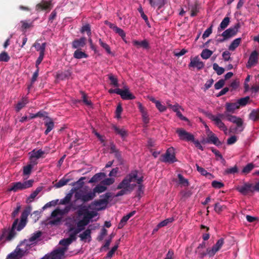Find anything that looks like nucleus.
I'll list each match as a JSON object with an SVG mask.
<instances>
[{
	"mask_svg": "<svg viewBox=\"0 0 259 259\" xmlns=\"http://www.w3.org/2000/svg\"><path fill=\"white\" fill-rule=\"evenodd\" d=\"M97 215L96 211H90L86 206L80 207L76 216L68 218L66 221L69 237L60 241V244L63 246L62 247L46 255L42 259H61L64 256L67 246L76 239V235L83 230L91 221H94L93 219Z\"/></svg>",
	"mask_w": 259,
	"mask_h": 259,
	"instance_id": "nucleus-1",
	"label": "nucleus"
},
{
	"mask_svg": "<svg viewBox=\"0 0 259 259\" xmlns=\"http://www.w3.org/2000/svg\"><path fill=\"white\" fill-rule=\"evenodd\" d=\"M143 175L140 172L137 170L132 171L119 184L117 189L120 190L115 196H120L130 193L137 184L143 181Z\"/></svg>",
	"mask_w": 259,
	"mask_h": 259,
	"instance_id": "nucleus-2",
	"label": "nucleus"
},
{
	"mask_svg": "<svg viewBox=\"0 0 259 259\" xmlns=\"http://www.w3.org/2000/svg\"><path fill=\"white\" fill-rule=\"evenodd\" d=\"M30 212L29 208L25 209L22 213L21 220L19 224L18 220H16L13 225L12 229L11 230H5L2 234L0 235V241L4 242L6 241L11 240L15 236V230H21L26 225L27 217Z\"/></svg>",
	"mask_w": 259,
	"mask_h": 259,
	"instance_id": "nucleus-3",
	"label": "nucleus"
},
{
	"mask_svg": "<svg viewBox=\"0 0 259 259\" xmlns=\"http://www.w3.org/2000/svg\"><path fill=\"white\" fill-rule=\"evenodd\" d=\"M70 210L69 207H66L64 209L57 208L52 213L48 224L57 225L60 224L63 215Z\"/></svg>",
	"mask_w": 259,
	"mask_h": 259,
	"instance_id": "nucleus-4",
	"label": "nucleus"
},
{
	"mask_svg": "<svg viewBox=\"0 0 259 259\" xmlns=\"http://www.w3.org/2000/svg\"><path fill=\"white\" fill-rule=\"evenodd\" d=\"M207 117L220 130H222L225 133H227L228 130L227 127L223 122V120H224L225 117V114L219 113L216 114H213L211 113H208L207 114Z\"/></svg>",
	"mask_w": 259,
	"mask_h": 259,
	"instance_id": "nucleus-5",
	"label": "nucleus"
},
{
	"mask_svg": "<svg viewBox=\"0 0 259 259\" xmlns=\"http://www.w3.org/2000/svg\"><path fill=\"white\" fill-rule=\"evenodd\" d=\"M27 242H22L15 250L8 254L7 259H20L29 250Z\"/></svg>",
	"mask_w": 259,
	"mask_h": 259,
	"instance_id": "nucleus-6",
	"label": "nucleus"
},
{
	"mask_svg": "<svg viewBox=\"0 0 259 259\" xmlns=\"http://www.w3.org/2000/svg\"><path fill=\"white\" fill-rule=\"evenodd\" d=\"M34 181L29 180L24 182H16L12 184V186L8 189V191L17 192L19 190H24L32 186Z\"/></svg>",
	"mask_w": 259,
	"mask_h": 259,
	"instance_id": "nucleus-7",
	"label": "nucleus"
},
{
	"mask_svg": "<svg viewBox=\"0 0 259 259\" xmlns=\"http://www.w3.org/2000/svg\"><path fill=\"white\" fill-rule=\"evenodd\" d=\"M47 114L46 113H42L40 112H38L37 114L32 115L31 116V118H33L37 116H42L44 117V123L45 126L47 127V129L45 131V134L47 135L49 132H50L54 127V122L50 117H48L47 116H46Z\"/></svg>",
	"mask_w": 259,
	"mask_h": 259,
	"instance_id": "nucleus-8",
	"label": "nucleus"
},
{
	"mask_svg": "<svg viewBox=\"0 0 259 259\" xmlns=\"http://www.w3.org/2000/svg\"><path fill=\"white\" fill-rule=\"evenodd\" d=\"M225 115L228 121L236 124V132H241L243 131L244 127L243 126V121L241 118L236 116L229 115L227 113H225Z\"/></svg>",
	"mask_w": 259,
	"mask_h": 259,
	"instance_id": "nucleus-9",
	"label": "nucleus"
},
{
	"mask_svg": "<svg viewBox=\"0 0 259 259\" xmlns=\"http://www.w3.org/2000/svg\"><path fill=\"white\" fill-rule=\"evenodd\" d=\"M95 197V193L93 192L86 193L82 190L78 191L75 194V197L76 199L81 200L83 202L90 201Z\"/></svg>",
	"mask_w": 259,
	"mask_h": 259,
	"instance_id": "nucleus-10",
	"label": "nucleus"
},
{
	"mask_svg": "<svg viewBox=\"0 0 259 259\" xmlns=\"http://www.w3.org/2000/svg\"><path fill=\"white\" fill-rule=\"evenodd\" d=\"M237 31L238 27L237 26H235L233 27H230L222 33L221 35L223 38L218 39L217 41L219 42H223L234 36L237 33Z\"/></svg>",
	"mask_w": 259,
	"mask_h": 259,
	"instance_id": "nucleus-11",
	"label": "nucleus"
},
{
	"mask_svg": "<svg viewBox=\"0 0 259 259\" xmlns=\"http://www.w3.org/2000/svg\"><path fill=\"white\" fill-rule=\"evenodd\" d=\"M160 160L165 162L172 163L176 161L175 149L172 147L168 148L165 154L163 155Z\"/></svg>",
	"mask_w": 259,
	"mask_h": 259,
	"instance_id": "nucleus-12",
	"label": "nucleus"
},
{
	"mask_svg": "<svg viewBox=\"0 0 259 259\" xmlns=\"http://www.w3.org/2000/svg\"><path fill=\"white\" fill-rule=\"evenodd\" d=\"M109 197V195L106 194L105 198L94 201L90 205V207L95 209L96 210H100L105 208L108 203Z\"/></svg>",
	"mask_w": 259,
	"mask_h": 259,
	"instance_id": "nucleus-13",
	"label": "nucleus"
},
{
	"mask_svg": "<svg viewBox=\"0 0 259 259\" xmlns=\"http://www.w3.org/2000/svg\"><path fill=\"white\" fill-rule=\"evenodd\" d=\"M224 244V239H219L211 248H207V254L209 257L213 256L215 254L222 248Z\"/></svg>",
	"mask_w": 259,
	"mask_h": 259,
	"instance_id": "nucleus-14",
	"label": "nucleus"
},
{
	"mask_svg": "<svg viewBox=\"0 0 259 259\" xmlns=\"http://www.w3.org/2000/svg\"><path fill=\"white\" fill-rule=\"evenodd\" d=\"M236 190L243 195H246L248 192H253L254 187L250 183H244L242 186H238L236 187Z\"/></svg>",
	"mask_w": 259,
	"mask_h": 259,
	"instance_id": "nucleus-15",
	"label": "nucleus"
},
{
	"mask_svg": "<svg viewBox=\"0 0 259 259\" xmlns=\"http://www.w3.org/2000/svg\"><path fill=\"white\" fill-rule=\"evenodd\" d=\"M194 135L183 129L179 128V139L186 142H191L194 140Z\"/></svg>",
	"mask_w": 259,
	"mask_h": 259,
	"instance_id": "nucleus-16",
	"label": "nucleus"
},
{
	"mask_svg": "<svg viewBox=\"0 0 259 259\" xmlns=\"http://www.w3.org/2000/svg\"><path fill=\"white\" fill-rule=\"evenodd\" d=\"M44 154V152L41 150H33L29 153L30 162L35 164L36 163V160L41 157Z\"/></svg>",
	"mask_w": 259,
	"mask_h": 259,
	"instance_id": "nucleus-17",
	"label": "nucleus"
},
{
	"mask_svg": "<svg viewBox=\"0 0 259 259\" xmlns=\"http://www.w3.org/2000/svg\"><path fill=\"white\" fill-rule=\"evenodd\" d=\"M41 234V233L40 231L34 233L28 240H25L23 241L27 242V247L29 248V250L32 245L34 244L39 240Z\"/></svg>",
	"mask_w": 259,
	"mask_h": 259,
	"instance_id": "nucleus-18",
	"label": "nucleus"
},
{
	"mask_svg": "<svg viewBox=\"0 0 259 259\" xmlns=\"http://www.w3.org/2000/svg\"><path fill=\"white\" fill-rule=\"evenodd\" d=\"M258 54L256 51H253L252 52L249 56V59L246 65L247 68H250L251 67L255 65L257 63Z\"/></svg>",
	"mask_w": 259,
	"mask_h": 259,
	"instance_id": "nucleus-19",
	"label": "nucleus"
},
{
	"mask_svg": "<svg viewBox=\"0 0 259 259\" xmlns=\"http://www.w3.org/2000/svg\"><path fill=\"white\" fill-rule=\"evenodd\" d=\"M120 95L124 100H132L135 98L130 92L128 88L127 87H125L124 89L121 90Z\"/></svg>",
	"mask_w": 259,
	"mask_h": 259,
	"instance_id": "nucleus-20",
	"label": "nucleus"
},
{
	"mask_svg": "<svg viewBox=\"0 0 259 259\" xmlns=\"http://www.w3.org/2000/svg\"><path fill=\"white\" fill-rule=\"evenodd\" d=\"M189 66L193 67H196L197 69H200L204 67V64L202 62L200 61L198 57H196L191 60Z\"/></svg>",
	"mask_w": 259,
	"mask_h": 259,
	"instance_id": "nucleus-21",
	"label": "nucleus"
},
{
	"mask_svg": "<svg viewBox=\"0 0 259 259\" xmlns=\"http://www.w3.org/2000/svg\"><path fill=\"white\" fill-rule=\"evenodd\" d=\"M90 227L91 226H89L87 230L80 234L79 236L81 240L85 242L90 241L91 240V229H90Z\"/></svg>",
	"mask_w": 259,
	"mask_h": 259,
	"instance_id": "nucleus-22",
	"label": "nucleus"
},
{
	"mask_svg": "<svg viewBox=\"0 0 259 259\" xmlns=\"http://www.w3.org/2000/svg\"><path fill=\"white\" fill-rule=\"evenodd\" d=\"M109 26L110 28L112 29L115 32L118 34V35L122 37V39L126 42V41L125 40V33L122 29L110 23H109Z\"/></svg>",
	"mask_w": 259,
	"mask_h": 259,
	"instance_id": "nucleus-23",
	"label": "nucleus"
},
{
	"mask_svg": "<svg viewBox=\"0 0 259 259\" xmlns=\"http://www.w3.org/2000/svg\"><path fill=\"white\" fill-rule=\"evenodd\" d=\"M225 106L226 109V113H234L235 112V111L239 108V107L236 102L234 103H226Z\"/></svg>",
	"mask_w": 259,
	"mask_h": 259,
	"instance_id": "nucleus-24",
	"label": "nucleus"
},
{
	"mask_svg": "<svg viewBox=\"0 0 259 259\" xmlns=\"http://www.w3.org/2000/svg\"><path fill=\"white\" fill-rule=\"evenodd\" d=\"M138 107L142 114L144 123L145 124H147L149 122V118L146 110L141 103H138Z\"/></svg>",
	"mask_w": 259,
	"mask_h": 259,
	"instance_id": "nucleus-25",
	"label": "nucleus"
},
{
	"mask_svg": "<svg viewBox=\"0 0 259 259\" xmlns=\"http://www.w3.org/2000/svg\"><path fill=\"white\" fill-rule=\"evenodd\" d=\"M51 7V3L50 1L43 0L40 4L37 5L36 9L37 10L50 9Z\"/></svg>",
	"mask_w": 259,
	"mask_h": 259,
	"instance_id": "nucleus-26",
	"label": "nucleus"
},
{
	"mask_svg": "<svg viewBox=\"0 0 259 259\" xmlns=\"http://www.w3.org/2000/svg\"><path fill=\"white\" fill-rule=\"evenodd\" d=\"M136 211H133L127 214V215L124 216L122 219L121 220L120 223L118 224V228L119 229H121L126 224L127 221L129 220L130 218L133 216L135 214Z\"/></svg>",
	"mask_w": 259,
	"mask_h": 259,
	"instance_id": "nucleus-27",
	"label": "nucleus"
},
{
	"mask_svg": "<svg viewBox=\"0 0 259 259\" xmlns=\"http://www.w3.org/2000/svg\"><path fill=\"white\" fill-rule=\"evenodd\" d=\"M85 44V39L84 37L80 38L79 39L75 40L72 42V47L74 49L83 47Z\"/></svg>",
	"mask_w": 259,
	"mask_h": 259,
	"instance_id": "nucleus-28",
	"label": "nucleus"
},
{
	"mask_svg": "<svg viewBox=\"0 0 259 259\" xmlns=\"http://www.w3.org/2000/svg\"><path fill=\"white\" fill-rule=\"evenodd\" d=\"M207 142L212 143L217 146H219L221 144V143L219 141L218 138L214 133H210V136L207 137Z\"/></svg>",
	"mask_w": 259,
	"mask_h": 259,
	"instance_id": "nucleus-29",
	"label": "nucleus"
},
{
	"mask_svg": "<svg viewBox=\"0 0 259 259\" xmlns=\"http://www.w3.org/2000/svg\"><path fill=\"white\" fill-rule=\"evenodd\" d=\"M105 177L106 175L103 172L97 174L90 179L89 183H95L100 182Z\"/></svg>",
	"mask_w": 259,
	"mask_h": 259,
	"instance_id": "nucleus-30",
	"label": "nucleus"
},
{
	"mask_svg": "<svg viewBox=\"0 0 259 259\" xmlns=\"http://www.w3.org/2000/svg\"><path fill=\"white\" fill-rule=\"evenodd\" d=\"M241 41V38L239 37L235 39L231 43L228 49L231 51H234L239 46Z\"/></svg>",
	"mask_w": 259,
	"mask_h": 259,
	"instance_id": "nucleus-31",
	"label": "nucleus"
},
{
	"mask_svg": "<svg viewBox=\"0 0 259 259\" xmlns=\"http://www.w3.org/2000/svg\"><path fill=\"white\" fill-rule=\"evenodd\" d=\"M230 22V18L228 17H226L221 22L220 26L218 28V31H221L225 29L229 25Z\"/></svg>",
	"mask_w": 259,
	"mask_h": 259,
	"instance_id": "nucleus-32",
	"label": "nucleus"
},
{
	"mask_svg": "<svg viewBox=\"0 0 259 259\" xmlns=\"http://www.w3.org/2000/svg\"><path fill=\"white\" fill-rule=\"evenodd\" d=\"M133 45L136 46L137 48H143L144 49H146L148 47V42L144 40L141 41H138L136 40H134L133 41Z\"/></svg>",
	"mask_w": 259,
	"mask_h": 259,
	"instance_id": "nucleus-33",
	"label": "nucleus"
},
{
	"mask_svg": "<svg viewBox=\"0 0 259 259\" xmlns=\"http://www.w3.org/2000/svg\"><path fill=\"white\" fill-rule=\"evenodd\" d=\"M71 75V72L70 70H67L63 72L58 73L57 77L59 79H65L69 78Z\"/></svg>",
	"mask_w": 259,
	"mask_h": 259,
	"instance_id": "nucleus-34",
	"label": "nucleus"
},
{
	"mask_svg": "<svg viewBox=\"0 0 259 259\" xmlns=\"http://www.w3.org/2000/svg\"><path fill=\"white\" fill-rule=\"evenodd\" d=\"M114 128L115 132L117 134L119 135L122 138H124L125 137H126L127 136V133L125 129H124L123 128H120L117 126H115L114 127Z\"/></svg>",
	"mask_w": 259,
	"mask_h": 259,
	"instance_id": "nucleus-35",
	"label": "nucleus"
},
{
	"mask_svg": "<svg viewBox=\"0 0 259 259\" xmlns=\"http://www.w3.org/2000/svg\"><path fill=\"white\" fill-rule=\"evenodd\" d=\"M152 7L160 8L164 5V0H149Z\"/></svg>",
	"mask_w": 259,
	"mask_h": 259,
	"instance_id": "nucleus-36",
	"label": "nucleus"
},
{
	"mask_svg": "<svg viewBox=\"0 0 259 259\" xmlns=\"http://www.w3.org/2000/svg\"><path fill=\"white\" fill-rule=\"evenodd\" d=\"M189 185L188 179L184 178L182 175H179V187H187Z\"/></svg>",
	"mask_w": 259,
	"mask_h": 259,
	"instance_id": "nucleus-37",
	"label": "nucleus"
},
{
	"mask_svg": "<svg viewBox=\"0 0 259 259\" xmlns=\"http://www.w3.org/2000/svg\"><path fill=\"white\" fill-rule=\"evenodd\" d=\"M74 57L76 59L86 58L88 55L79 50H77L74 53Z\"/></svg>",
	"mask_w": 259,
	"mask_h": 259,
	"instance_id": "nucleus-38",
	"label": "nucleus"
},
{
	"mask_svg": "<svg viewBox=\"0 0 259 259\" xmlns=\"http://www.w3.org/2000/svg\"><path fill=\"white\" fill-rule=\"evenodd\" d=\"M249 99V97L240 98L236 101L239 108L240 106H244L247 104Z\"/></svg>",
	"mask_w": 259,
	"mask_h": 259,
	"instance_id": "nucleus-39",
	"label": "nucleus"
},
{
	"mask_svg": "<svg viewBox=\"0 0 259 259\" xmlns=\"http://www.w3.org/2000/svg\"><path fill=\"white\" fill-rule=\"evenodd\" d=\"M34 47L37 51L40 52V53H44L46 48V43L40 44L38 42H36L34 44Z\"/></svg>",
	"mask_w": 259,
	"mask_h": 259,
	"instance_id": "nucleus-40",
	"label": "nucleus"
},
{
	"mask_svg": "<svg viewBox=\"0 0 259 259\" xmlns=\"http://www.w3.org/2000/svg\"><path fill=\"white\" fill-rule=\"evenodd\" d=\"M213 52L208 50V49H204L202 51L201 56L203 59H208L212 54Z\"/></svg>",
	"mask_w": 259,
	"mask_h": 259,
	"instance_id": "nucleus-41",
	"label": "nucleus"
},
{
	"mask_svg": "<svg viewBox=\"0 0 259 259\" xmlns=\"http://www.w3.org/2000/svg\"><path fill=\"white\" fill-rule=\"evenodd\" d=\"M28 103L27 99L25 98L22 99V100L18 103L16 106L17 111L21 110L25 105Z\"/></svg>",
	"mask_w": 259,
	"mask_h": 259,
	"instance_id": "nucleus-42",
	"label": "nucleus"
},
{
	"mask_svg": "<svg viewBox=\"0 0 259 259\" xmlns=\"http://www.w3.org/2000/svg\"><path fill=\"white\" fill-rule=\"evenodd\" d=\"M213 69L219 75L222 74L225 71L224 68L219 66V65L217 63H214L213 64Z\"/></svg>",
	"mask_w": 259,
	"mask_h": 259,
	"instance_id": "nucleus-43",
	"label": "nucleus"
},
{
	"mask_svg": "<svg viewBox=\"0 0 259 259\" xmlns=\"http://www.w3.org/2000/svg\"><path fill=\"white\" fill-rule=\"evenodd\" d=\"M106 189V187L102 185H99L97 186L93 190V192L95 193V195H96V193H100L104 191H105Z\"/></svg>",
	"mask_w": 259,
	"mask_h": 259,
	"instance_id": "nucleus-44",
	"label": "nucleus"
},
{
	"mask_svg": "<svg viewBox=\"0 0 259 259\" xmlns=\"http://www.w3.org/2000/svg\"><path fill=\"white\" fill-rule=\"evenodd\" d=\"M173 221H174V219L172 218H168V219L161 222L160 223H159L158 224V227L162 228V227L166 226L172 222Z\"/></svg>",
	"mask_w": 259,
	"mask_h": 259,
	"instance_id": "nucleus-45",
	"label": "nucleus"
},
{
	"mask_svg": "<svg viewBox=\"0 0 259 259\" xmlns=\"http://www.w3.org/2000/svg\"><path fill=\"white\" fill-rule=\"evenodd\" d=\"M72 191H73V190L72 189L71 190V193H69V194H68L64 198H63L60 200V203L62 204L68 203L71 200V198L72 197V194L73 193Z\"/></svg>",
	"mask_w": 259,
	"mask_h": 259,
	"instance_id": "nucleus-46",
	"label": "nucleus"
},
{
	"mask_svg": "<svg viewBox=\"0 0 259 259\" xmlns=\"http://www.w3.org/2000/svg\"><path fill=\"white\" fill-rule=\"evenodd\" d=\"M69 182V180L62 179L60 180L58 183L54 185V187L56 188H59L64 186L66 185L67 183Z\"/></svg>",
	"mask_w": 259,
	"mask_h": 259,
	"instance_id": "nucleus-47",
	"label": "nucleus"
},
{
	"mask_svg": "<svg viewBox=\"0 0 259 259\" xmlns=\"http://www.w3.org/2000/svg\"><path fill=\"white\" fill-rule=\"evenodd\" d=\"M34 165V164H33V163H31L30 164L24 166L23 168V174L24 175H29Z\"/></svg>",
	"mask_w": 259,
	"mask_h": 259,
	"instance_id": "nucleus-48",
	"label": "nucleus"
},
{
	"mask_svg": "<svg viewBox=\"0 0 259 259\" xmlns=\"http://www.w3.org/2000/svg\"><path fill=\"white\" fill-rule=\"evenodd\" d=\"M59 202V200L58 199H56V200H52L49 202H48L47 203H46L43 207H42V209L43 210H45V209L47 208H49V207H50L51 206H55L57 204V203H58Z\"/></svg>",
	"mask_w": 259,
	"mask_h": 259,
	"instance_id": "nucleus-49",
	"label": "nucleus"
},
{
	"mask_svg": "<svg viewBox=\"0 0 259 259\" xmlns=\"http://www.w3.org/2000/svg\"><path fill=\"white\" fill-rule=\"evenodd\" d=\"M118 244L119 242H117V244L112 248V249L107 253L106 258H111L113 256L118 247Z\"/></svg>",
	"mask_w": 259,
	"mask_h": 259,
	"instance_id": "nucleus-50",
	"label": "nucleus"
},
{
	"mask_svg": "<svg viewBox=\"0 0 259 259\" xmlns=\"http://www.w3.org/2000/svg\"><path fill=\"white\" fill-rule=\"evenodd\" d=\"M250 119L255 121L259 119V113L255 110H253L249 114Z\"/></svg>",
	"mask_w": 259,
	"mask_h": 259,
	"instance_id": "nucleus-51",
	"label": "nucleus"
},
{
	"mask_svg": "<svg viewBox=\"0 0 259 259\" xmlns=\"http://www.w3.org/2000/svg\"><path fill=\"white\" fill-rule=\"evenodd\" d=\"M254 167V165L252 163L247 164L242 169V172L244 174L249 173Z\"/></svg>",
	"mask_w": 259,
	"mask_h": 259,
	"instance_id": "nucleus-52",
	"label": "nucleus"
},
{
	"mask_svg": "<svg viewBox=\"0 0 259 259\" xmlns=\"http://www.w3.org/2000/svg\"><path fill=\"white\" fill-rule=\"evenodd\" d=\"M212 186L215 189H220L224 186V184L221 182L213 181L211 183Z\"/></svg>",
	"mask_w": 259,
	"mask_h": 259,
	"instance_id": "nucleus-53",
	"label": "nucleus"
},
{
	"mask_svg": "<svg viewBox=\"0 0 259 259\" xmlns=\"http://www.w3.org/2000/svg\"><path fill=\"white\" fill-rule=\"evenodd\" d=\"M10 59L8 54L5 52H2L0 54V61L8 62Z\"/></svg>",
	"mask_w": 259,
	"mask_h": 259,
	"instance_id": "nucleus-54",
	"label": "nucleus"
},
{
	"mask_svg": "<svg viewBox=\"0 0 259 259\" xmlns=\"http://www.w3.org/2000/svg\"><path fill=\"white\" fill-rule=\"evenodd\" d=\"M99 43L100 45L106 50L107 53L109 54H111L110 48L107 44L103 42L101 39H99Z\"/></svg>",
	"mask_w": 259,
	"mask_h": 259,
	"instance_id": "nucleus-55",
	"label": "nucleus"
},
{
	"mask_svg": "<svg viewBox=\"0 0 259 259\" xmlns=\"http://www.w3.org/2000/svg\"><path fill=\"white\" fill-rule=\"evenodd\" d=\"M195 146L196 148L198 149L203 151V147L201 145V142H200L198 140L195 139L194 138V140L191 141Z\"/></svg>",
	"mask_w": 259,
	"mask_h": 259,
	"instance_id": "nucleus-56",
	"label": "nucleus"
},
{
	"mask_svg": "<svg viewBox=\"0 0 259 259\" xmlns=\"http://www.w3.org/2000/svg\"><path fill=\"white\" fill-rule=\"evenodd\" d=\"M238 172V168L236 166H234L232 167L227 168L225 170V172L227 174H234Z\"/></svg>",
	"mask_w": 259,
	"mask_h": 259,
	"instance_id": "nucleus-57",
	"label": "nucleus"
},
{
	"mask_svg": "<svg viewBox=\"0 0 259 259\" xmlns=\"http://www.w3.org/2000/svg\"><path fill=\"white\" fill-rule=\"evenodd\" d=\"M122 111V108L120 104H118L115 112V116L117 118L119 119L121 118V113Z\"/></svg>",
	"mask_w": 259,
	"mask_h": 259,
	"instance_id": "nucleus-58",
	"label": "nucleus"
},
{
	"mask_svg": "<svg viewBox=\"0 0 259 259\" xmlns=\"http://www.w3.org/2000/svg\"><path fill=\"white\" fill-rule=\"evenodd\" d=\"M212 26H210L209 28H208L204 32L203 34H202V38H205L206 37H208L210 34L212 33Z\"/></svg>",
	"mask_w": 259,
	"mask_h": 259,
	"instance_id": "nucleus-59",
	"label": "nucleus"
},
{
	"mask_svg": "<svg viewBox=\"0 0 259 259\" xmlns=\"http://www.w3.org/2000/svg\"><path fill=\"white\" fill-rule=\"evenodd\" d=\"M81 31L82 33L84 32H87L88 35L90 36L91 34L90 25L89 24L83 25L82 27Z\"/></svg>",
	"mask_w": 259,
	"mask_h": 259,
	"instance_id": "nucleus-60",
	"label": "nucleus"
},
{
	"mask_svg": "<svg viewBox=\"0 0 259 259\" xmlns=\"http://www.w3.org/2000/svg\"><path fill=\"white\" fill-rule=\"evenodd\" d=\"M224 80L223 79H221L215 83L214 88L216 90H219L224 85Z\"/></svg>",
	"mask_w": 259,
	"mask_h": 259,
	"instance_id": "nucleus-61",
	"label": "nucleus"
},
{
	"mask_svg": "<svg viewBox=\"0 0 259 259\" xmlns=\"http://www.w3.org/2000/svg\"><path fill=\"white\" fill-rule=\"evenodd\" d=\"M155 106L158 110L160 112H163L166 110V107L164 105L162 104L160 101L157 102Z\"/></svg>",
	"mask_w": 259,
	"mask_h": 259,
	"instance_id": "nucleus-62",
	"label": "nucleus"
},
{
	"mask_svg": "<svg viewBox=\"0 0 259 259\" xmlns=\"http://www.w3.org/2000/svg\"><path fill=\"white\" fill-rule=\"evenodd\" d=\"M115 181V180L113 178H107L102 181V183L104 185H110L112 184Z\"/></svg>",
	"mask_w": 259,
	"mask_h": 259,
	"instance_id": "nucleus-63",
	"label": "nucleus"
},
{
	"mask_svg": "<svg viewBox=\"0 0 259 259\" xmlns=\"http://www.w3.org/2000/svg\"><path fill=\"white\" fill-rule=\"evenodd\" d=\"M197 171L202 176H205L207 174V171L203 167L199 166L198 164H196Z\"/></svg>",
	"mask_w": 259,
	"mask_h": 259,
	"instance_id": "nucleus-64",
	"label": "nucleus"
}]
</instances>
